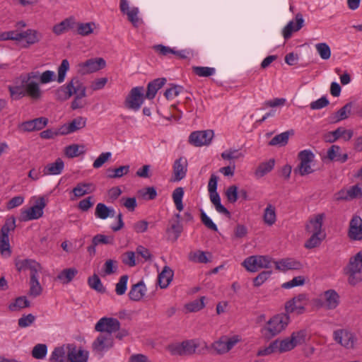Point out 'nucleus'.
Segmentation results:
<instances>
[{
    "mask_svg": "<svg viewBox=\"0 0 362 362\" xmlns=\"http://www.w3.org/2000/svg\"><path fill=\"white\" fill-rule=\"evenodd\" d=\"M289 322V313L286 312L274 315L262 329L265 338L270 339L279 334L286 328Z\"/></svg>",
    "mask_w": 362,
    "mask_h": 362,
    "instance_id": "1",
    "label": "nucleus"
},
{
    "mask_svg": "<svg viewBox=\"0 0 362 362\" xmlns=\"http://www.w3.org/2000/svg\"><path fill=\"white\" fill-rule=\"evenodd\" d=\"M16 227V218L12 216L6 219L0 230V252L2 255L9 257L11 254L8 233L13 231Z\"/></svg>",
    "mask_w": 362,
    "mask_h": 362,
    "instance_id": "2",
    "label": "nucleus"
},
{
    "mask_svg": "<svg viewBox=\"0 0 362 362\" xmlns=\"http://www.w3.org/2000/svg\"><path fill=\"white\" fill-rule=\"evenodd\" d=\"M298 158L300 163L293 170L294 174L305 176L314 172L310 164L314 161L315 155L310 150L306 149L300 151L298 154Z\"/></svg>",
    "mask_w": 362,
    "mask_h": 362,
    "instance_id": "3",
    "label": "nucleus"
},
{
    "mask_svg": "<svg viewBox=\"0 0 362 362\" xmlns=\"http://www.w3.org/2000/svg\"><path fill=\"white\" fill-rule=\"evenodd\" d=\"M143 87L133 88L124 100V105L127 109L136 111L140 109L144 103Z\"/></svg>",
    "mask_w": 362,
    "mask_h": 362,
    "instance_id": "4",
    "label": "nucleus"
},
{
    "mask_svg": "<svg viewBox=\"0 0 362 362\" xmlns=\"http://www.w3.org/2000/svg\"><path fill=\"white\" fill-rule=\"evenodd\" d=\"M46 206L44 197H40L36 204L30 208L21 211V220L28 221L30 220L38 219L43 215V209Z\"/></svg>",
    "mask_w": 362,
    "mask_h": 362,
    "instance_id": "5",
    "label": "nucleus"
},
{
    "mask_svg": "<svg viewBox=\"0 0 362 362\" xmlns=\"http://www.w3.org/2000/svg\"><path fill=\"white\" fill-rule=\"evenodd\" d=\"M95 329L101 334H110L119 331L120 322L116 318L102 317L95 325Z\"/></svg>",
    "mask_w": 362,
    "mask_h": 362,
    "instance_id": "6",
    "label": "nucleus"
},
{
    "mask_svg": "<svg viewBox=\"0 0 362 362\" xmlns=\"http://www.w3.org/2000/svg\"><path fill=\"white\" fill-rule=\"evenodd\" d=\"M214 136L213 130L195 131L190 134L189 142L194 146H207Z\"/></svg>",
    "mask_w": 362,
    "mask_h": 362,
    "instance_id": "7",
    "label": "nucleus"
},
{
    "mask_svg": "<svg viewBox=\"0 0 362 362\" xmlns=\"http://www.w3.org/2000/svg\"><path fill=\"white\" fill-rule=\"evenodd\" d=\"M80 82L81 81L77 77H74L66 85L59 87L55 90L56 100L64 101L71 98L74 93H76V89L78 88Z\"/></svg>",
    "mask_w": 362,
    "mask_h": 362,
    "instance_id": "8",
    "label": "nucleus"
},
{
    "mask_svg": "<svg viewBox=\"0 0 362 362\" xmlns=\"http://www.w3.org/2000/svg\"><path fill=\"white\" fill-rule=\"evenodd\" d=\"M105 65L106 62L104 59L101 57L92 58L78 64V71L79 74L85 75L99 71L103 69Z\"/></svg>",
    "mask_w": 362,
    "mask_h": 362,
    "instance_id": "9",
    "label": "nucleus"
},
{
    "mask_svg": "<svg viewBox=\"0 0 362 362\" xmlns=\"http://www.w3.org/2000/svg\"><path fill=\"white\" fill-rule=\"evenodd\" d=\"M114 339L110 334H100L92 344L93 351L100 355L111 349Z\"/></svg>",
    "mask_w": 362,
    "mask_h": 362,
    "instance_id": "10",
    "label": "nucleus"
},
{
    "mask_svg": "<svg viewBox=\"0 0 362 362\" xmlns=\"http://www.w3.org/2000/svg\"><path fill=\"white\" fill-rule=\"evenodd\" d=\"M333 337L334 341L344 348L348 349L354 348L356 338L353 333L346 329H337L334 332Z\"/></svg>",
    "mask_w": 362,
    "mask_h": 362,
    "instance_id": "11",
    "label": "nucleus"
},
{
    "mask_svg": "<svg viewBox=\"0 0 362 362\" xmlns=\"http://www.w3.org/2000/svg\"><path fill=\"white\" fill-rule=\"evenodd\" d=\"M354 135L351 129H346L344 127H338L334 131L329 132L323 136V139L327 143H334L342 137L344 141H349Z\"/></svg>",
    "mask_w": 362,
    "mask_h": 362,
    "instance_id": "12",
    "label": "nucleus"
},
{
    "mask_svg": "<svg viewBox=\"0 0 362 362\" xmlns=\"http://www.w3.org/2000/svg\"><path fill=\"white\" fill-rule=\"evenodd\" d=\"M119 8L123 14L127 16V19L132 23L134 27H138L140 19L138 17L139 8L137 7L129 8L127 0H120Z\"/></svg>",
    "mask_w": 362,
    "mask_h": 362,
    "instance_id": "13",
    "label": "nucleus"
},
{
    "mask_svg": "<svg viewBox=\"0 0 362 362\" xmlns=\"http://www.w3.org/2000/svg\"><path fill=\"white\" fill-rule=\"evenodd\" d=\"M68 356L67 362H87L88 358V353L77 349L76 346L74 344H67Z\"/></svg>",
    "mask_w": 362,
    "mask_h": 362,
    "instance_id": "14",
    "label": "nucleus"
},
{
    "mask_svg": "<svg viewBox=\"0 0 362 362\" xmlns=\"http://www.w3.org/2000/svg\"><path fill=\"white\" fill-rule=\"evenodd\" d=\"M348 235L354 240H362V218L358 216H354L349 223Z\"/></svg>",
    "mask_w": 362,
    "mask_h": 362,
    "instance_id": "15",
    "label": "nucleus"
},
{
    "mask_svg": "<svg viewBox=\"0 0 362 362\" xmlns=\"http://www.w3.org/2000/svg\"><path fill=\"white\" fill-rule=\"evenodd\" d=\"M16 267L18 272L22 270L29 269L30 274L37 275L39 272L42 270V267L40 263L34 259H24L16 261Z\"/></svg>",
    "mask_w": 362,
    "mask_h": 362,
    "instance_id": "16",
    "label": "nucleus"
},
{
    "mask_svg": "<svg viewBox=\"0 0 362 362\" xmlns=\"http://www.w3.org/2000/svg\"><path fill=\"white\" fill-rule=\"evenodd\" d=\"M324 217V214H319L310 218L305 225L306 232L308 233L324 234L322 231Z\"/></svg>",
    "mask_w": 362,
    "mask_h": 362,
    "instance_id": "17",
    "label": "nucleus"
},
{
    "mask_svg": "<svg viewBox=\"0 0 362 362\" xmlns=\"http://www.w3.org/2000/svg\"><path fill=\"white\" fill-rule=\"evenodd\" d=\"M323 159L328 160L331 162L337 161L341 163H344L347 160L348 155L346 153L342 154L341 153L340 146L337 145H332L328 148L327 156Z\"/></svg>",
    "mask_w": 362,
    "mask_h": 362,
    "instance_id": "18",
    "label": "nucleus"
},
{
    "mask_svg": "<svg viewBox=\"0 0 362 362\" xmlns=\"http://www.w3.org/2000/svg\"><path fill=\"white\" fill-rule=\"evenodd\" d=\"M354 106L353 102H349L341 107L338 111L335 112L330 117L332 123H338L342 120L348 119L351 115V110Z\"/></svg>",
    "mask_w": 362,
    "mask_h": 362,
    "instance_id": "19",
    "label": "nucleus"
},
{
    "mask_svg": "<svg viewBox=\"0 0 362 362\" xmlns=\"http://www.w3.org/2000/svg\"><path fill=\"white\" fill-rule=\"evenodd\" d=\"M187 162L184 158H180L175 160L173 164L174 180L180 181L183 179L187 173Z\"/></svg>",
    "mask_w": 362,
    "mask_h": 362,
    "instance_id": "20",
    "label": "nucleus"
},
{
    "mask_svg": "<svg viewBox=\"0 0 362 362\" xmlns=\"http://www.w3.org/2000/svg\"><path fill=\"white\" fill-rule=\"evenodd\" d=\"M296 27L293 26V22L290 21L283 29L282 34L285 40L289 39L293 31H298L303 27L304 20L301 13H298L296 15Z\"/></svg>",
    "mask_w": 362,
    "mask_h": 362,
    "instance_id": "21",
    "label": "nucleus"
},
{
    "mask_svg": "<svg viewBox=\"0 0 362 362\" xmlns=\"http://www.w3.org/2000/svg\"><path fill=\"white\" fill-rule=\"evenodd\" d=\"M362 251L349 259L348 265L344 268V272L361 273Z\"/></svg>",
    "mask_w": 362,
    "mask_h": 362,
    "instance_id": "22",
    "label": "nucleus"
},
{
    "mask_svg": "<svg viewBox=\"0 0 362 362\" xmlns=\"http://www.w3.org/2000/svg\"><path fill=\"white\" fill-rule=\"evenodd\" d=\"M75 25L76 21L74 18L70 17L55 25L52 28V31L54 34L59 35L70 30H74L75 28Z\"/></svg>",
    "mask_w": 362,
    "mask_h": 362,
    "instance_id": "23",
    "label": "nucleus"
},
{
    "mask_svg": "<svg viewBox=\"0 0 362 362\" xmlns=\"http://www.w3.org/2000/svg\"><path fill=\"white\" fill-rule=\"evenodd\" d=\"M74 94H75L76 96L71 102V107L72 110L83 108L86 103L82 102L81 99L86 96V88L81 82H80L78 88H76V93H74Z\"/></svg>",
    "mask_w": 362,
    "mask_h": 362,
    "instance_id": "24",
    "label": "nucleus"
},
{
    "mask_svg": "<svg viewBox=\"0 0 362 362\" xmlns=\"http://www.w3.org/2000/svg\"><path fill=\"white\" fill-rule=\"evenodd\" d=\"M173 276V271L169 267L165 266L158 276V284L160 288H166L172 281Z\"/></svg>",
    "mask_w": 362,
    "mask_h": 362,
    "instance_id": "25",
    "label": "nucleus"
},
{
    "mask_svg": "<svg viewBox=\"0 0 362 362\" xmlns=\"http://www.w3.org/2000/svg\"><path fill=\"white\" fill-rule=\"evenodd\" d=\"M165 83V78H158L151 81L147 86L146 98L150 100L154 98L157 91L161 88Z\"/></svg>",
    "mask_w": 362,
    "mask_h": 362,
    "instance_id": "26",
    "label": "nucleus"
},
{
    "mask_svg": "<svg viewBox=\"0 0 362 362\" xmlns=\"http://www.w3.org/2000/svg\"><path fill=\"white\" fill-rule=\"evenodd\" d=\"M146 291L144 283L140 281L132 286L129 292V297L133 301H139L144 296Z\"/></svg>",
    "mask_w": 362,
    "mask_h": 362,
    "instance_id": "27",
    "label": "nucleus"
},
{
    "mask_svg": "<svg viewBox=\"0 0 362 362\" xmlns=\"http://www.w3.org/2000/svg\"><path fill=\"white\" fill-rule=\"evenodd\" d=\"M95 190V186L90 182H79L72 189L75 197H81L86 194H90Z\"/></svg>",
    "mask_w": 362,
    "mask_h": 362,
    "instance_id": "28",
    "label": "nucleus"
},
{
    "mask_svg": "<svg viewBox=\"0 0 362 362\" xmlns=\"http://www.w3.org/2000/svg\"><path fill=\"white\" fill-rule=\"evenodd\" d=\"M362 197V189L358 185L351 186L347 191L341 190L339 192L338 199H354Z\"/></svg>",
    "mask_w": 362,
    "mask_h": 362,
    "instance_id": "29",
    "label": "nucleus"
},
{
    "mask_svg": "<svg viewBox=\"0 0 362 362\" xmlns=\"http://www.w3.org/2000/svg\"><path fill=\"white\" fill-rule=\"evenodd\" d=\"M325 299V305L327 309L333 310L337 307L339 303V294L332 289L326 291L324 293Z\"/></svg>",
    "mask_w": 362,
    "mask_h": 362,
    "instance_id": "30",
    "label": "nucleus"
},
{
    "mask_svg": "<svg viewBox=\"0 0 362 362\" xmlns=\"http://www.w3.org/2000/svg\"><path fill=\"white\" fill-rule=\"evenodd\" d=\"M67 344L56 347L52 353L50 362H67Z\"/></svg>",
    "mask_w": 362,
    "mask_h": 362,
    "instance_id": "31",
    "label": "nucleus"
},
{
    "mask_svg": "<svg viewBox=\"0 0 362 362\" xmlns=\"http://www.w3.org/2000/svg\"><path fill=\"white\" fill-rule=\"evenodd\" d=\"M25 95H28L34 100H40L42 97V91L38 83L34 81L27 83L25 85Z\"/></svg>",
    "mask_w": 362,
    "mask_h": 362,
    "instance_id": "32",
    "label": "nucleus"
},
{
    "mask_svg": "<svg viewBox=\"0 0 362 362\" xmlns=\"http://www.w3.org/2000/svg\"><path fill=\"white\" fill-rule=\"evenodd\" d=\"M308 300L307 295L300 293L286 303L285 310L288 313H293V306L298 305L299 304H306Z\"/></svg>",
    "mask_w": 362,
    "mask_h": 362,
    "instance_id": "33",
    "label": "nucleus"
},
{
    "mask_svg": "<svg viewBox=\"0 0 362 362\" xmlns=\"http://www.w3.org/2000/svg\"><path fill=\"white\" fill-rule=\"evenodd\" d=\"M64 161L57 158L55 162L47 165L44 168L45 175H59L64 169Z\"/></svg>",
    "mask_w": 362,
    "mask_h": 362,
    "instance_id": "34",
    "label": "nucleus"
},
{
    "mask_svg": "<svg viewBox=\"0 0 362 362\" xmlns=\"http://www.w3.org/2000/svg\"><path fill=\"white\" fill-rule=\"evenodd\" d=\"M95 24L93 22L77 23L76 22L75 32L81 36H87L93 33Z\"/></svg>",
    "mask_w": 362,
    "mask_h": 362,
    "instance_id": "35",
    "label": "nucleus"
},
{
    "mask_svg": "<svg viewBox=\"0 0 362 362\" xmlns=\"http://www.w3.org/2000/svg\"><path fill=\"white\" fill-rule=\"evenodd\" d=\"M78 270L76 268H68L63 269L57 276V279L60 281L63 284L71 282L77 274Z\"/></svg>",
    "mask_w": 362,
    "mask_h": 362,
    "instance_id": "36",
    "label": "nucleus"
},
{
    "mask_svg": "<svg viewBox=\"0 0 362 362\" xmlns=\"http://www.w3.org/2000/svg\"><path fill=\"white\" fill-rule=\"evenodd\" d=\"M42 288L38 281V275L30 274L29 295L37 297L42 293Z\"/></svg>",
    "mask_w": 362,
    "mask_h": 362,
    "instance_id": "37",
    "label": "nucleus"
},
{
    "mask_svg": "<svg viewBox=\"0 0 362 362\" xmlns=\"http://www.w3.org/2000/svg\"><path fill=\"white\" fill-rule=\"evenodd\" d=\"M276 269L278 270L285 271L286 269H298L300 267V264L298 262L286 259H282L280 262H275Z\"/></svg>",
    "mask_w": 362,
    "mask_h": 362,
    "instance_id": "38",
    "label": "nucleus"
},
{
    "mask_svg": "<svg viewBox=\"0 0 362 362\" xmlns=\"http://www.w3.org/2000/svg\"><path fill=\"white\" fill-rule=\"evenodd\" d=\"M263 218L264 223L268 226H272L275 223L276 220L275 207L271 204H269L264 209Z\"/></svg>",
    "mask_w": 362,
    "mask_h": 362,
    "instance_id": "39",
    "label": "nucleus"
},
{
    "mask_svg": "<svg viewBox=\"0 0 362 362\" xmlns=\"http://www.w3.org/2000/svg\"><path fill=\"white\" fill-rule=\"evenodd\" d=\"M289 136L290 132L288 131L281 133L270 140L269 145L284 146L288 144Z\"/></svg>",
    "mask_w": 362,
    "mask_h": 362,
    "instance_id": "40",
    "label": "nucleus"
},
{
    "mask_svg": "<svg viewBox=\"0 0 362 362\" xmlns=\"http://www.w3.org/2000/svg\"><path fill=\"white\" fill-rule=\"evenodd\" d=\"M274 163L275 160L274 158L269 159L267 162L261 163L255 170V175L258 177H263L274 168Z\"/></svg>",
    "mask_w": 362,
    "mask_h": 362,
    "instance_id": "41",
    "label": "nucleus"
},
{
    "mask_svg": "<svg viewBox=\"0 0 362 362\" xmlns=\"http://www.w3.org/2000/svg\"><path fill=\"white\" fill-rule=\"evenodd\" d=\"M30 306V301L25 296H20L16 298L15 302L11 303L8 308L11 311L19 310L22 308H28Z\"/></svg>",
    "mask_w": 362,
    "mask_h": 362,
    "instance_id": "42",
    "label": "nucleus"
},
{
    "mask_svg": "<svg viewBox=\"0 0 362 362\" xmlns=\"http://www.w3.org/2000/svg\"><path fill=\"white\" fill-rule=\"evenodd\" d=\"M42 37V33L38 32L36 30H30L29 35L26 37V44L23 45L22 47L23 48H28L30 45L37 43L41 40Z\"/></svg>",
    "mask_w": 362,
    "mask_h": 362,
    "instance_id": "43",
    "label": "nucleus"
},
{
    "mask_svg": "<svg viewBox=\"0 0 362 362\" xmlns=\"http://www.w3.org/2000/svg\"><path fill=\"white\" fill-rule=\"evenodd\" d=\"M88 284L91 288L99 293H103L105 292V288L103 286L99 276L95 274L88 278Z\"/></svg>",
    "mask_w": 362,
    "mask_h": 362,
    "instance_id": "44",
    "label": "nucleus"
},
{
    "mask_svg": "<svg viewBox=\"0 0 362 362\" xmlns=\"http://www.w3.org/2000/svg\"><path fill=\"white\" fill-rule=\"evenodd\" d=\"M242 265L250 272H256L260 267H259V263L257 260L255 255L247 257L242 263Z\"/></svg>",
    "mask_w": 362,
    "mask_h": 362,
    "instance_id": "45",
    "label": "nucleus"
},
{
    "mask_svg": "<svg viewBox=\"0 0 362 362\" xmlns=\"http://www.w3.org/2000/svg\"><path fill=\"white\" fill-rule=\"evenodd\" d=\"M325 238V234L312 233L310 238L305 242V247L313 249L321 244L322 240Z\"/></svg>",
    "mask_w": 362,
    "mask_h": 362,
    "instance_id": "46",
    "label": "nucleus"
},
{
    "mask_svg": "<svg viewBox=\"0 0 362 362\" xmlns=\"http://www.w3.org/2000/svg\"><path fill=\"white\" fill-rule=\"evenodd\" d=\"M205 296H202L199 299H196L189 303H187L185 307L188 312H197L202 310L205 306Z\"/></svg>",
    "mask_w": 362,
    "mask_h": 362,
    "instance_id": "47",
    "label": "nucleus"
},
{
    "mask_svg": "<svg viewBox=\"0 0 362 362\" xmlns=\"http://www.w3.org/2000/svg\"><path fill=\"white\" fill-rule=\"evenodd\" d=\"M184 195V189L182 187H177L173 192V199L175 202L176 209L181 211L183 210L182 197Z\"/></svg>",
    "mask_w": 362,
    "mask_h": 362,
    "instance_id": "48",
    "label": "nucleus"
},
{
    "mask_svg": "<svg viewBox=\"0 0 362 362\" xmlns=\"http://www.w3.org/2000/svg\"><path fill=\"white\" fill-rule=\"evenodd\" d=\"M118 269L117 261L109 259L105 261L103 267V276L111 275L117 272Z\"/></svg>",
    "mask_w": 362,
    "mask_h": 362,
    "instance_id": "49",
    "label": "nucleus"
},
{
    "mask_svg": "<svg viewBox=\"0 0 362 362\" xmlns=\"http://www.w3.org/2000/svg\"><path fill=\"white\" fill-rule=\"evenodd\" d=\"M69 69V62L66 59H64L62 61L61 64L58 67L57 69V82L61 83H62L66 77V74Z\"/></svg>",
    "mask_w": 362,
    "mask_h": 362,
    "instance_id": "50",
    "label": "nucleus"
},
{
    "mask_svg": "<svg viewBox=\"0 0 362 362\" xmlns=\"http://www.w3.org/2000/svg\"><path fill=\"white\" fill-rule=\"evenodd\" d=\"M315 48L320 56L324 60H327L331 57V49L329 45L325 42L318 43L315 45Z\"/></svg>",
    "mask_w": 362,
    "mask_h": 362,
    "instance_id": "51",
    "label": "nucleus"
},
{
    "mask_svg": "<svg viewBox=\"0 0 362 362\" xmlns=\"http://www.w3.org/2000/svg\"><path fill=\"white\" fill-rule=\"evenodd\" d=\"M307 334V331L305 329L293 332L291 334V337L295 344V346L304 344L306 341Z\"/></svg>",
    "mask_w": 362,
    "mask_h": 362,
    "instance_id": "52",
    "label": "nucleus"
},
{
    "mask_svg": "<svg viewBox=\"0 0 362 362\" xmlns=\"http://www.w3.org/2000/svg\"><path fill=\"white\" fill-rule=\"evenodd\" d=\"M189 259L199 263H207L209 262L206 257V253L201 250L190 252L189 254Z\"/></svg>",
    "mask_w": 362,
    "mask_h": 362,
    "instance_id": "53",
    "label": "nucleus"
},
{
    "mask_svg": "<svg viewBox=\"0 0 362 362\" xmlns=\"http://www.w3.org/2000/svg\"><path fill=\"white\" fill-rule=\"evenodd\" d=\"M212 348L216 351L218 354H223L228 353L226 348V336H222L218 340L212 344Z\"/></svg>",
    "mask_w": 362,
    "mask_h": 362,
    "instance_id": "54",
    "label": "nucleus"
},
{
    "mask_svg": "<svg viewBox=\"0 0 362 362\" xmlns=\"http://www.w3.org/2000/svg\"><path fill=\"white\" fill-rule=\"evenodd\" d=\"M129 165H122L115 169L109 168L107 172H113V174H108L109 178H119L129 172Z\"/></svg>",
    "mask_w": 362,
    "mask_h": 362,
    "instance_id": "55",
    "label": "nucleus"
},
{
    "mask_svg": "<svg viewBox=\"0 0 362 362\" xmlns=\"http://www.w3.org/2000/svg\"><path fill=\"white\" fill-rule=\"evenodd\" d=\"M92 243L96 246L99 244L112 245L114 243V238L112 236L98 234L93 238Z\"/></svg>",
    "mask_w": 362,
    "mask_h": 362,
    "instance_id": "56",
    "label": "nucleus"
},
{
    "mask_svg": "<svg viewBox=\"0 0 362 362\" xmlns=\"http://www.w3.org/2000/svg\"><path fill=\"white\" fill-rule=\"evenodd\" d=\"M47 351V347L45 344H38L34 346L32 351V356L37 359L43 358Z\"/></svg>",
    "mask_w": 362,
    "mask_h": 362,
    "instance_id": "57",
    "label": "nucleus"
},
{
    "mask_svg": "<svg viewBox=\"0 0 362 362\" xmlns=\"http://www.w3.org/2000/svg\"><path fill=\"white\" fill-rule=\"evenodd\" d=\"M86 118L83 117H77L69 122V128L72 131V133L80 130L86 127Z\"/></svg>",
    "mask_w": 362,
    "mask_h": 362,
    "instance_id": "58",
    "label": "nucleus"
},
{
    "mask_svg": "<svg viewBox=\"0 0 362 362\" xmlns=\"http://www.w3.org/2000/svg\"><path fill=\"white\" fill-rule=\"evenodd\" d=\"M110 208L103 203H98L95 211V216L101 219H106L109 217Z\"/></svg>",
    "mask_w": 362,
    "mask_h": 362,
    "instance_id": "59",
    "label": "nucleus"
},
{
    "mask_svg": "<svg viewBox=\"0 0 362 362\" xmlns=\"http://www.w3.org/2000/svg\"><path fill=\"white\" fill-rule=\"evenodd\" d=\"M192 70L195 74L202 77L210 76L215 73L214 68L211 67L193 66Z\"/></svg>",
    "mask_w": 362,
    "mask_h": 362,
    "instance_id": "60",
    "label": "nucleus"
},
{
    "mask_svg": "<svg viewBox=\"0 0 362 362\" xmlns=\"http://www.w3.org/2000/svg\"><path fill=\"white\" fill-rule=\"evenodd\" d=\"M80 146L78 144H71L65 148L64 153L68 158L77 157L81 154L84 153V151H79Z\"/></svg>",
    "mask_w": 362,
    "mask_h": 362,
    "instance_id": "61",
    "label": "nucleus"
},
{
    "mask_svg": "<svg viewBox=\"0 0 362 362\" xmlns=\"http://www.w3.org/2000/svg\"><path fill=\"white\" fill-rule=\"evenodd\" d=\"M279 353H284L293 349L296 346L291 337L285 338L279 340Z\"/></svg>",
    "mask_w": 362,
    "mask_h": 362,
    "instance_id": "62",
    "label": "nucleus"
},
{
    "mask_svg": "<svg viewBox=\"0 0 362 362\" xmlns=\"http://www.w3.org/2000/svg\"><path fill=\"white\" fill-rule=\"evenodd\" d=\"M128 278L127 275H123L120 277L115 287V292L117 295L122 296L127 291Z\"/></svg>",
    "mask_w": 362,
    "mask_h": 362,
    "instance_id": "63",
    "label": "nucleus"
},
{
    "mask_svg": "<svg viewBox=\"0 0 362 362\" xmlns=\"http://www.w3.org/2000/svg\"><path fill=\"white\" fill-rule=\"evenodd\" d=\"M221 157L224 160H235L243 157V154L237 149L230 148L223 152Z\"/></svg>",
    "mask_w": 362,
    "mask_h": 362,
    "instance_id": "64",
    "label": "nucleus"
}]
</instances>
